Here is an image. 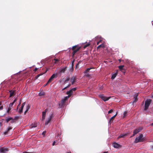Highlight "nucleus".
Wrapping results in <instances>:
<instances>
[{"instance_id": "nucleus-1", "label": "nucleus", "mask_w": 153, "mask_h": 153, "mask_svg": "<svg viewBox=\"0 0 153 153\" xmlns=\"http://www.w3.org/2000/svg\"><path fill=\"white\" fill-rule=\"evenodd\" d=\"M145 139L143 137V135L142 134H140L139 136L137 137L134 142L135 143H138L139 142H142L144 141Z\"/></svg>"}, {"instance_id": "nucleus-2", "label": "nucleus", "mask_w": 153, "mask_h": 153, "mask_svg": "<svg viewBox=\"0 0 153 153\" xmlns=\"http://www.w3.org/2000/svg\"><path fill=\"white\" fill-rule=\"evenodd\" d=\"M151 102V99H147L146 101L145 107L144 109V111H146L148 109Z\"/></svg>"}, {"instance_id": "nucleus-3", "label": "nucleus", "mask_w": 153, "mask_h": 153, "mask_svg": "<svg viewBox=\"0 0 153 153\" xmlns=\"http://www.w3.org/2000/svg\"><path fill=\"white\" fill-rule=\"evenodd\" d=\"M16 100L17 99L16 98L13 100L12 102L10 103L9 104L7 110V113H9V111L12 109V108H13V106L14 105H15V102L16 101Z\"/></svg>"}, {"instance_id": "nucleus-4", "label": "nucleus", "mask_w": 153, "mask_h": 153, "mask_svg": "<svg viewBox=\"0 0 153 153\" xmlns=\"http://www.w3.org/2000/svg\"><path fill=\"white\" fill-rule=\"evenodd\" d=\"M99 97L101 98L104 101H106L108 100L110 98V97H106L104 96L103 94H101L99 95Z\"/></svg>"}, {"instance_id": "nucleus-5", "label": "nucleus", "mask_w": 153, "mask_h": 153, "mask_svg": "<svg viewBox=\"0 0 153 153\" xmlns=\"http://www.w3.org/2000/svg\"><path fill=\"white\" fill-rule=\"evenodd\" d=\"M53 117V114H51L50 115L49 117L48 118V119L46 120L45 123V125H47L48 124Z\"/></svg>"}, {"instance_id": "nucleus-6", "label": "nucleus", "mask_w": 153, "mask_h": 153, "mask_svg": "<svg viewBox=\"0 0 153 153\" xmlns=\"http://www.w3.org/2000/svg\"><path fill=\"white\" fill-rule=\"evenodd\" d=\"M57 77V75L56 74H53L50 78L48 80V83H50L52 81L54 78Z\"/></svg>"}, {"instance_id": "nucleus-7", "label": "nucleus", "mask_w": 153, "mask_h": 153, "mask_svg": "<svg viewBox=\"0 0 153 153\" xmlns=\"http://www.w3.org/2000/svg\"><path fill=\"white\" fill-rule=\"evenodd\" d=\"M8 151V149L5 147H2L0 149V152L1 153H6Z\"/></svg>"}, {"instance_id": "nucleus-8", "label": "nucleus", "mask_w": 153, "mask_h": 153, "mask_svg": "<svg viewBox=\"0 0 153 153\" xmlns=\"http://www.w3.org/2000/svg\"><path fill=\"white\" fill-rule=\"evenodd\" d=\"M77 45H76L75 46H74L72 47V50L75 53H76L81 48V47L79 46L76 49H75V48L77 47Z\"/></svg>"}, {"instance_id": "nucleus-9", "label": "nucleus", "mask_w": 153, "mask_h": 153, "mask_svg": "<svg viewBox=\"0 0 153 153\" xmlns=\"http://www.w3.org/2000/svg\"><path fill=\"white\" fill-rule=\"evenodd\" d=\"M76 77L73 76L71 77L70 79L72 85L74 84L75 82L76 81Z\"/></svg>"}, {"instance_id": "nucleus-10", "label": "nucleus", "mask_w": 153, "mask_h": 153, "mask_svg": "<svg viewBox=\"0 0 153 153\" xmlns=\"http://www.w3.org/2000/svg\"><path fill=\"white\" fill-rule=\"evenodd\" d=\"M25 104V102H24L22 104V105L21 106L20 108L19 109V110L18 111L19 113H21L22 112L23 109Z\"/></svg>"}, {"instance_id": "nucleus-11", "label": "nucleus", "mask_w": 153, "mask_h": 153, "mask_svg": "<svg viewBox=\"0 0 153 153\" xmlns=\"http://www.w3.org/2000/svg\"><path fill=\"white\" fill-rule=\"evenodd\" d=\"M46 112H47V109L45 110V111L42 112V120H43L45 119Z\"/></svg>"}, {"instance_id": "nucleus-12", "label": "nucleus", "mask_w": 153, "mask_h": 153, "mask_svg": "<svg viewBox=\"0 0 153 153\" xmlns=\"http://www.w3.org/2000/svg\"><path fill=\"white\" fill-rule=\"evenodd\" d=\"M66 93L67 94H68V96L67 97H68V98L73 94V91L72 90H71L68 91H67Z\"/></svg>"}, {"instance_id": "nucleus-13", "label": "nucleus", "mask_w": 153, "mask_h": 153, "mask_svg": "<svg viewBox=\"0 0 153 153\" xmlns=\"http://www.w3.org/2000/svg\"><path fill=\"white\" fill-rule=\"evenodd\" d=\"M117 74V71L116 73H113L112 74V76L111 77V79L112 80L114 79L116 77Z\"/></svg>"}, {"instance_id": "nucleus-14", "label": "nucleus", "mask_w": 153, "mask_h": 153, "mask_svg": "<svg viewBox=\"0 0 153 153\" xmlns=\"http://www.w3.org/2000/svg\"><path fill=\"white\" fill-rule=\"evenodd\" d=\"M113 145L114 147L116 148H118L120 147V145L118 143L115 142L113 143Z\"/></svg>"}, {"instance_id": "nucleus-15", "label": "nucleus", "mask_w": 153, "mask_h": 153, "mask_svg": "<svg viewBox=\"0 0 153 153\" xmlns=\"http://www.w3.org/2000/svg\"><path fill=\"white\" fill-rule=\"evenodd\" d=\"M68 97H65L62 100L61 102L62 105H63L65 102V101L68 99Z\"/></svg>"}, {"instance_id": "nucleus-16", "label": "nucleus", "mask_w": 153, "mask_h": 153, "mask_svg": "<svg viewBox=\"0 0 153 153\" xmlns=\"http://www.w3.org/2000/svg\"><path fill=\"white\" fill-rule=\"evenodd\" d=\"M127 134L125 133V134H121L118 137L117 139H118L120 138L121 137H125L127 135Z\"/></svg>"}, {"instance_id": "nucleus-17", "label": "nucleus", "mask_w": 153, "mask_h": 153, "mask_svg": "<svg viewBox=\"0 0 153 153\" xmlns=\"http://www.w3.org/2000/svg\"><path fill=\"white\" fill-rule=\"evenodd\" d=\"M10 92V97H11L14 95L15 94V91L13 90H10L9 91Z\"/></svg>"}, {"instance_id": "nucleus-18", "label": "nucleus", "mask_w": 153, "mask_h": 153, "mask_svg": "<svg viewBox=\"0 0 153 153\" xmlns=\"http://www.w3.org/2000/svg\"><path fill=\"white\" fill-rule=\"evenodd\" d=\"M138 96V94H136L134 95V99L133 102H135L137 100V97Z\"/></svg>"}, {"instance_id": "nucleus-19", "label": "nucleus", "mask_w": 153, "mask_h": 153, "mask_svg": "<svg viewBox=\"0 0 153 153\" xmlns=\"http://www.w3.org/2000/svg\"><path fill=\"white\" fill-rule=\"evenodd\" d=\"M138 132H139V131H138L137 129L134 130L133 131V134L132 136H134Z\"/></svg>"}, {"instance_id": "nucleus-20", "label": "nucleus", "mask_w": 153, "mask_h": 153, "mask_svg": "<svg viewBox=\"0 0 153 153\" xmlns=\"http://www.w3.org/2000/svg\"><path fill=\"white\" fill-rule=\"evenodd\" d=\"M66 67H64L61 68L60 69V72L61 73H64L65 71Z\"/></svg>"}, {"instance_id": "nucleus-21", "label": "nucleus", "mask_w": 153, "mask_h": 153, "mask_svg": "<svg viewBox=\"0 0 153 153\" xmlns=\"http://www.w3.org/2000/svg\"><path fill=\"white\" fill-rule=\"evenodd\" d=\"M30 106L29 105H28L27 106L26 108V110L25 112V114H26V113H27V112L28 111V110L30 109Z\"/></svg>"}, {"instance_id": "nucleus-22", "label": "nucleus", "mask_w": 153, "mask_h": 153, "mask_svg": "<svg viewBox=\"0 0 153 153\" xmlns=\"http://www.w3.org/2000/svg\"><path fill=\"white\" fill-rule=\"evenodd\" d=\"M37 125V124L36 123H34L32 124V125L30 126V127L31 128L35 127H36Z\"/></svg>"}, {"instance_id": "nucleus-23", "label": "nucleus", "mask_w": 153, "mask_h": 153, "mask_svg": "<svg viewBox=\"0 0 153 153\" xmlns=\"http://www.w3.org/2000/svg\"><path fill=\"white\" fill-rule=\"evenodd\" d=\"M91 69H92L91 68H87L86 69V70L84 71V73H86L87 72H88V71H89V70Z\"/></svg>"}, {"instance_id": "nucleus-24", "label": "nucleus", "mask_w": 153, "mask_h": 153, "mask_svg": "<svg viewBox=\"0 0 153 153\" xmlns=\"http://www.w3.org/2000/svg\"><path fill=\"white\" fill-rule=\"evenodd\" d=\"M104 45L103 44L100 45L97 47V48H98L100 47L104 48Z\"/></svg>"}, {"instance_id": "nucleus-25", "label": "nucleus", "mask_w": 153, "mask_h": 153, "mask_svg": "<svg viewBox=\"0 0 153 153\" xmlns=\"http://www.w3.org/2000/svg\"><path fill=\"white\" fill-rule=\"evenodd\" d=\"M117 112H116V114L111 118L110 121H109V122L116 116L117 115Z\"/></svg>"}, {"instance_id": "nucleus-26", "label": "nucleus", "mask_w": 153, "mask_h": 153, "mask_svg": "<svg viewBox=\"0 0 153 153\" xmlns=\"http://www.w3.org/2000/svg\"><path fill=\"white\" fill-rule=\"evenodd\" d=\"M127 112L126 111H125L123 113V117H125L126 116H127Z\"/></svg>"}, {"instance_id": "nucleus-27", "label": "nucleus", "mask_w": 153, "mask_h": 153, "mask_svg": "<svg viewBox=\"0 0 153 153\" xmlns=\"http://www.w3.org/2000/svg\"><path fill=\"white\" fill-rule=\"evenodd\" d=\"M12 129V128L11 127H9L7 128V131L5 132V134H6V133H7L8 131H9V130H10V129Z\"/></svg>"}, {"instance_id": "nucleus-28", "label": "nucleus", "mask_w": 153, "mask_h": 153, "mask_svg": "<svg viewBox=\"0 0 153 153\" xmlns=\"http://www.w3.org/2000/svg\"><path fill=\"white\" fill-rule=\"evenodd\" d=\"M43 74L42 73H41L40 74H39L38 75H37L36 76V78L37 79L40 76H41V75H42Z\"/></svg>"}, {"instance_id": "nucleus-29", "label": "nucleus", "mask_w": 153, "mask_h": 153, "mask_svg": "<svg viewBox=\"0 0 153 153\" xmlns=\"http://www.w3.org/2000/svg\"><path fill=\"white\" fill-rule=\"evenodd\" d=\"M44 95V92H40L39 93V95L41 96Z\"/></svg>"}, {"instance_id": "nucleus-30", "label": "nucleus", "mask_w": 153, "mask_h": 153, "mask_svg": "<svg viewBox=\"0 0 153 153\" xmlns=\"http://www.w3.org/2000/svg\"><path fill=\"white\" fill-rule=\"evenodd\" d=\"M124 66V65H120V66H119V68L120 69H123Z\"/></svg>"}, {"instance_id": "nucleus-31", "label": "nucleus", "mask_w": 153, "mask_h": 153, "mask_svg": "<svg viewBox=\"0 0 153 153\" xmlns=\"http://www.w3.org/2000/svg\"><path fill=\"white\" fill-rule=\"evenodd\" d=\"M70 85H71L70 84H69L67 86H66V87H65L64 88H63L62 90H63L65 89H66L67 88H68V87H70Z\"/></svg>"}, {"instance_id": "nucleus-32", "label": "nucleus", "mask_w": 153, "mask_h": 153, "mask_svg": "<svg viewBox=\"0 0 153 153\" xmlns=\"http://www.w3.org/2000/svg\"><path fill=\"white\" fill-rule=\"evenodd\" d=\"M69 81V78H68L67 79H66L65 81V82H64V83H67V82L68 81Z\"/></svg>"}, {"instance_id": "nucleus-33", "label": "nucleus", "mask_w": 153, "mask_h": 153, "mask_svg": "<svg viewBox=\"0 0 153 153\" xmlns=\"http://www.w3.org/2000/svg\"><path fill=\"white\" fill-rule=\"evenodd\" d=\"M54 60L55 61V63H57V62L59 61V60L57 59H54Z\"/></svg>"}, {"instance_id": "nucleus-34", "label": "nucleus", "mask_w": 153, "mask_h": 153, "mask_svg": "<svg viewBox=\"0 0 153 153\" xmlns=\"http://www.w3.org/2000/svg\"><path fill=\"white\" fill-rule=\"evenodd\" d=\"M57 144V143H56V141H54L52 145H53V146H54V145Z\"/></svg>"}, {"instance_id": "nucleus-35", "label": "nucleus", "mask_w": 153, "mask_h": 153, "mask_svg": "<svg viewBox=\"0 0 153 153\" xmlns=\"http://www.w3.org/2000/svg\"><path fill=\"white\" fill-rule=\"evenodd\" d=\"M142 129V128L141 127H140L138 129H137L138 131H139V132H140Z\"/></svg>"}, {"instance_id": "nucleus-36", "label": "nucleus", "mask_w": 153, "mask_h": 153, "mask_svg": "<svg viewBox=\"0 0 153 153\" xmlns=\"http://www.w3.org/2000/svg\"><path fill=\"white\" fill-rule=\"evenodd\" d=\"M113 111V110L111 109L108 111V114L111 113Z\"/></svg>"}, {"instance_id": "nucleus-37", "label": "nucleus", "mask_w": 153, "mask_h": 153, "mask_svg": "<svg viewBox=\"0 0 153 153\" xmlns=\"http://www.w3.org/2000/svg\"><path fill=\"white\" fill-rule=\"evenodd\" d=\"M21 103V100H20V102H19V103L17 107V110L18 109V107L20 105Z\"/></svg>"}, {"instance_id": "nucleus-38", "label": "nucleus", "mask_w": 153, "mask_h": 153, "mask_svg": "<svg viewBox=\"0 0 153 153\" xmlns=\"http://www.w3.org/2000/svg\"><path fill=\"white\" fill-rule=\"evenodd\" d=\"M71 90H72H72H73L74 91L76 90V88H72Z\"/></svg>"}, {"instance_id": "nucleus-39", "label": "nucleus", "mask_w": 153, "mask_h": 153, "mask_svg": "<svg viewBox=\"0 0 153 153\" xmlns=\"http://www.w3.org/2000/svg\"><path fill=\"white\" fill-rule=\"evenodd\" d=\"M101 41V40L100 39V40H99L97 42V44L99 45V44L100 43Z\"/></svg>"}, {"instance_id": "nucleus-40", "label": "nucleus", "mask_w": 153, "mask_h": 153, "mask_svg": "<svg viewBox=\"0 0 153 153\" xmlns=\"http://www.w3.org/2000/svg\"><path fill=\"white\" fill-rule=\"evenodd\" d=\"M3 109V106L0 105V110H2Z\"/></svg>"}, {"instance_id": "nucleus-41", "label": "nucleus", "mask_w": 153, "mask_h": 153, "mask_svg": "<svg viewBox=\"0 0 153 153\" xmlns=\"http://www.w3.org/2000/svg\"><path fill=\"white\" fill-rule=\"evenodd\" d=\"M12 119V118H11V117H10V118H8V119H7V122H8V121H10V119Z\"/></svg>"}, {"instance_id": "nucleus-42", "label": "nucleus", "mask_w": 153, "mask_h": 153, "mask_svg": "<svg viewBox=\"0 0 153 153\" xmlns=\"http://www.w3.org/2000/svg\"><path fill=\"white\" fill-rule=\"evenodd\" d=\"M46 134V131H44L42 133V134L43 135H44L45 134Z\"/></svg>"}, {"instance_id": "nucleus-43", "label": "nucleus", "mask_w": 153, "mask_h": 153, "mask_svg": "<svg viewBox=\"0 0 153 153\" xmlns=\"http://www.w3.org/2000/svg\"><path fill=\"white\" fill-rule=\"evenodd\" d=\"M49 83H48V81L47 82V83H46L44 85V86H46V85H47Z\"/></svg>"}, {"instance_id": "nucleus-44", "label": "nucleus", "mask_w": 153, "mask_h": 153, "mask_svg": "<svg viewBox=\"0 0 153 153\" xmlns=\"http://www.w3.org/2000/svg\"><path fill=\"white\" fill-rule=\"evenodd\" d=\"M89 45H87L84 46V48H86L87 46H88Z\"/></svg>"}, {"instance_id": "nucleus-45", "label": "nucleus", "mask_w": 153, "mask_h": 153, "mask_svg": "<svg viewBox=\"0 0 153 153\" xmlns=\"http://www.w3.org/2000/svg\"><path fill=\"white\" fill-rule=\"evenodd\" d=\"M37 69H37V68H35V69H34V71H36L37 70Z\"/></svg>"}, {"instance_id": "nucleus-46", "label": "nucleus", "mask_w": 153, "mask_h": 153, "mask_svg": "<svg viewBox=\"0 0 153 153\" xmlns=\"http://www.w3.org/2000/svg\"><path fill=\"white\" fill-rule=\"evenodd\" d=\"M75 53H76L73 51V55H74Z\"/></svg>"}, {"instance_id": "nucleus-47", "label": "nucleus", "mask_w": 153, "mask_h": 153, "mask_svg": "<svg viewBox=\"0 0 153 153\" xmlns=\"http://www.w3.org/2000/svg\"><path fill=\"white\" fill-rule=\"evenodd\" d=\"M75 53H76L73 51V55H74Z\"/></svg>"}, {"instance_id": "nucleus-48", "label": "nucleus", "mask_w": 153, "mask_h": 153, "mask_svg": "<svg viewBox=\"0 0 153 153\" xmlns=\"http://www.w3.org/2000/svg\"><path fill=\"white\" fill-rule=\"evenodd\" d=\"M108 152H103V153H108Z\"/></svg>"}, {"instance_id": "nucleus-49", "label": "nucleus", "mask_w": 153, "mask_h": 153, "mask_svg": "<svg viewBox=\"0 0 153 153\" xmlns=\"http://www.w3.org/2000/svg\"><path fill=\"white\" fill-rule=\"evenodd\" d=\"M152 25L153 26V20L152 21Z\"/></svg>"}, {"instance_id": "nucleus-50", "label": "nucleus", "mask_w": 153, "mask_h": 153, "mask_svg": "<svg viewBox=\"0 0 153 153\" xmlns=\"http://www.w3.org/2000/svg\"><path fill=\"white\" fill-rule=\"evenodd\" d=\"M151 125L153 126V123L151 124Z\"/></svg>"}, {"instance_id": "nucleus-51", "label": "nucleus", "mask_w": 153, "mask_h": 153, "mask_svg": "<svg viewBox=\"0 0 153 153\" xmlns=\"http://www.w3.org/2000/svg\"><path fill=\"white\" fill-rule=\"evenodd\" d=\"M119 60L120 62L121 61V60L120 59H119Z\"/></svg>"}, {"instance_id": "nucleus-52", "label": "nucleus", "mask_w": 153, "mask_h": 153, "mask_svg": "<svg viewBox=\"0 0 153 153\" xmlns=\"http://www.w3.org/2000/svg\"><path fill=\"white\" fill-rule=\"evenodd\" d=\"M152 98H153V96H152Z\"/></svg>"}]
</instances>
